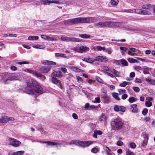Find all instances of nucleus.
Here are the masks:
<instances>
[{
	"label": "nucleus",
	"instance_id": "47",
	"mask_svg": "<svg viewBox=\"0 0 155 155\" xmlns=\"http://www.w3.org/2000/svg\"><path fill=\"white\" fill-rule=\"evenodd\" d=\"M91 151L93 153H97L98 151V150L97 148L96 147H94L91 149Z\"/></svg>",
	"mask_w": 155,
	"mask_h": 155
},
{
	"label": "nucleus",
	"instance_id": "36",
	"mask_svg": "<svg viewBox=\"0 0 155 155\" xmlns=\"http://www.w3.org/2000/svg\"><path fill=\"white\" fill-rule=\"evenodd\" d=\"M111 3L113 5H116L118 3V0H111L110 1Z\"/></svg>",
	"mask_w": 155,
	"mask_h": 155
},
{
	"label": "nucleus",
	"instance_id": "5",
	"mask_svg": "<svg viewBox=\"0 0 155 155\" xmlns=\"http://www.w3.org/2000/svg\"><path fill=\"white\" fill-rule=\"evenodd\" d=\"M20 79V76L18 75L17 74H10L9 75L8 78L6 79L5 82L4 84H8L9 83L7 82L8 80L12 81L14 80H19Z\"/></svg>",
	"mask_w": 155,
	"mask_h": 155
},
{
	"label": "nucleus",
	"instance_id": "16",
	"mask_svg": "<svg viewBox=\"0 0 155 155\" xmlns=\"http://www.w3.org/2000/svg\"><path fill=\"white\" fill-rule=\"evenodd\" d=\"M82 60L88 63H93V64H95L94 63V58H85L83 59Z\"/></svg>",
	"mask_w": 155,
	"mask_h": 155
},
{
	"label": "nucleus",
	"instance_id": "17",
	"mask_svg": "<svg viewBox=\"0 0 155 155\" xmlns=\"http://www.w3.org/2000/svg\"><path fill=\"white\" fill-rule=\"evenodd\" d=\"M131 107H132L133 109L132 110V112L133 113H137L138 109L137 108V105L136 104H132L130 105Z\"/></svg>",
	"mask_w": 155,
	"mask_h": 155
},
{
	"label": "nucleus",
	"instance_id": "25",
	"mask_svg": "<svg viewBox=\"0 0 155 155\" xmlns=\"http://www.w3.org/2000/svg\"><path fill=\"white\" fill-rule=\"evenodd\" d=\"M25 152L23 150L19 151L14 152L12 155H22Z\"/></svg>",
	"mask_w": 155,
	"mask_h": 155
},
{
	"label": "nucleus",
	"instance_id": "2",
	"mask_svg": "<svg viewBox=\"0 0 155 155\" xmlns=\"http://www.w3.org/2000/svg\"><path fill=\"white\" fill-rule=\"evenodd\" d=\"M92 18V17L77 18L65 20L64 23L65 25H71L75 24L89 23L90 20Z\"/></svg>",
	"mask_w": 155,
	"mask_h": 155
},
{
	"label": "nucleus",
	"instance_id": "31",
	"mask_svg": "<svg viewBox=\"0 0 155 155\" xmlns=\"http://www.w3.org/2000/svg\"><path fill=\"white\" fill-rule=\"evenodd\" d=\"M38 39V37L37 36H29L28 38L29 40H36Z\"/></svg>",
	"mask_w": 155,
	"mask_h": 155
},
{
	"label": "nucleus",
	"instance_id": "26",
	"mask_svg": "<svg viewBox=\"0 0 155 155\" xmlns=\"http://www.w3.org/2000/svg\"><path fill=\"white\" fill-rule=\"evenodd\" d=\"M7 122V117H3L0 119V122L5 123Z\"/></svg>",
	"mask_w": 155,
	"mask_h": 155
},
{
	"label": "nucleus",
	"instance_id": "46",
	"mask_svg": "<svg viewBox=\"0 0 155 155\" xmlns=\"http://www.w3.org/2000/svg\"><path fill=\"white\" fill-rule=\"evenodd\" d=\"M147 139H145L143 140V142L142 143V145L144 147L147 144Z\"/></svg>",
	"mask_w": 155,
	"mask_h": 155
},
{
	"label": "nucleus",
	"instance_id": "32",
	"mask_svg": "<svg viewBox=\"0 0 155 155\" xmlns=\"http://www.w3.org/2000/svg\"><path fill=\"white\" fill-rule=\"evenodd\" d=\"M151 14V13L149 11L142 10L141 15H149Z\"/></svg>",
	"mask_w": 155,
	"mask_h": 155
},
{
	"label": "nucleus",
	"instance_id": "4",
	"mask_svg": "<svg viewBox=\"0 0 155 155\" xmlns=\"http://www.w3.org/2000/svg\"><path fill=\"white\" fill-rule=\"evenodd\" d=\"M114 23L111 21H100L95 23L94 26L97 28H104L109 26H112L114 25Z\"/></svg>",
	"mask_w": 155,
	"mask_h": 155
},
{
	"label": "nucleus",
	"instance_id": "20",
	"mask_svg": "<svg viewBox=\"0 0 155 155\" xmlns=\"http://www.w3.org/2000/svg\"><path fill=\"white\" fill-rule=\"evenodd\" d=\"M43 64H49L52 65H55L56 64V63L53 61H50L48 60H45L43 62Z\"/></svg>",
	"mask_w": 155,
	"mask_h": 155
},
{
	"label": "nucleus",
	"instance_id": "55",
	"mask_svg": "<svg viewBox=\"0 0 155 155\" xmlns=\"http://www.w3.org/2000/svg\"><path fill=\"white\" fill-rule=\"evenodd\" d=\"M141 67L136 66L134 67V69L136 71H139L141 70Z\"/></svg>",
	"mask_w": 155,
	"mask_h": 155
},
{
	"label": "nucleus",
	"instance_id": "19",
	"mask_svg": "<svg viewBox=\"0 0 155 155\" xmlns=\"http://www.w3.org/2000/svg\"><path fill=\"white\" fill-rule=\"evenodd\" d=\"M43 143H46L48 145H50V146H53V145H58V144H62L61 143H57L54 142H51V141H43Z\"/></svg>",
	"mask_w": 155,
	"mask_h": 155
},
{
	"label": "nucleus",
	"instance_id": "15",
	"mask_svg": "<svg viewBox=\"0 0 155 155\" xmlns=\"http://www.w3.org/2000/svg\"><path fill=\"white\" fill-rule=\"evenodd\" d=\"M50 68L48 67H41L40 68L39 70L42 73H47L50 70Z\"/></svg>",
	"mask_w": 155,
	"mask_h": 155
},
{
	"label": "nucleus",
	"instance_id": "42",
	"mask_svg": "<svg viewBox=\"0 0 155 155\" xmlns=\"http://www.w3.org/2000/svg\"><path fill=\"white\" fill-rule=\"evenodd\" d=\"M148 109L147 108L144 109L142 111V114L145 116L148 113Z\"/></svg>",
	"mask_w": 155,
	"mask_h": 155
},
{
	"label": "nucleus",
	"instance_id": "60",
	"mask_svg": "<svg viewBox=\"0 0 155 155\" xmlns=\"http://www.w3.org/2000/svg\"><path fill=\"white\" fill-rule=\"evenodd\" d=\"M45 40H47L49 41H52L53 40V39L51 37L46 35V36H45Z\"/></svg>",
	"mask_w": 155,
	"mask_h": 155
},
{
	"label": "nucleus",
	"instance_id": "7",
	"mask_svg": "<svg viewBox=\"0 0 155 155\" xmlns=\"http://www.w3.org/2000/svg\"><path fill=\"white\" fill-rule=\"evenodd\" d=\"M61 39L63 41H71L73 42H79L80 41V40L78 38H69L67 37H61Z\"/></svg>",
	"mask_w": 155,
	"mask_h": 155
},
{
	"label": "nucleus",
	"instance_id": "56",
	"mask_svg": "<svg viewBox=\"0 0 155 155\" xmlns=\"http://www.w3.org/2000/svg\"><path fill=\"white\" fill-rule=\"evenodd\" d=\"M90 107L89 110H90L92 109H97L98 108V107L94 105H90Z\"/></svg>",
	"mask_w": 155,
	"mask_h": 155
},
{
	"label": "nucleus",
	"instance_id": "24",
	"mask_svg": "<svg viewBox=\"0 0 155 155\" xmlns=\"http://www.w3.org/2000/svg\"><path fill=\"white\" fill-rule=\"evenodd\" d=\"M55 55L56 57H61L65 58H67L66 55L64 54L55 53Z\"/></svg>",
	"mask_w": 155,
	"mask_h": 155
},
{
	"label": "nucleus",
	"instance_id": "22",
	"mask_svg": "<svg viewBox=\"0 0 155 155\" xmlns=\"http://www.w3.org/2000/svg\"><path fill=\"white\" fill-rule=\"evenodd\" d=\"M79 36L83 38H89L90 37V35L86 34L79 35Z\"/></svg>",
	"mask_w": 155,
	"mask_h": 155
},
{
	"label": "nucleus",
	"instance_id": "14",
	"mask_svg": "<svg viewBox=\"0 0 155 155\" xmlns=\"http://www.w3.org/2000/svg\"><path fill=\"white\" fill-rule=\"evenodd\" d=\"M101 99L103 102L104 103H107L109 102V98L106 94L102 95Z\"/></svg>",
	"mask_w": 155,
	"mask_h": 155
},
{
	"label": "nucleus",
	"instance_id": "12",
	"mask_svg": "<svg viewBox=\"0 0 155 155\" xmlns=\"http://www.w3.org/2000/svg\"><path fill=\"white\" fill-rule=\"evenodd\" d=\"M62 75L61 71H57L53 72L51 75V77H53L55 78L62 77Z\"/></svg>",
	"mask_w": 155,
	"mask_h": 155
},
{
	"label": "nucleus",
	"instance_id": "52",
	"mask_svg": "<svg viewBox=\"0 0 155 155\" xmlns=\"http://www.w3.org/2000/svg\"><path fill=\"white\" fill-rule=\"evenodd\" d=\"M106 51H107L109 54H111L112 52L111 49L110 48H109L106 50Z\"/></svg>",
	"mask_w": 155,
	"mask_h": 155
},
{
	"label": "nucleus",
	"instance_id": "35",
	"mask_svg": "<svg viewBox=\"0 0 155 155\" xmlns=\"http://www.w3.org/2000/svg\"><path fill=\"white\" fill-rule=\"evenodd\" d=\"M106 117L104 114H102L100 117L99 120L100 121H104L106 120Z\"/></svg>",
	"mask_w": 155,
	"mask_h": 155
},
{
	"label": "nucleus",
	"instance_id": "38",
	"mask_svg": "<svg viewBox=\"0 0 155 155\" xmlns=\"http://www.w3.org/2000/svg\"><path fill=\"white\" fill-rule=\"evenodd\" d=\"M137 100V99L133 97H130L128 100L129 102L130 103H133L134 102L136 101Z\"/></svg>",
	"mask_w": 155,
	"mask_h": 155
},
{
	"label": "nucleus",
	"instance_id": "43",
	"mask_svg": "<svg viewBox=\"0 0 155 155\" xmlns=\"http://www.w3.org/2000/svg\"><path fill=\"white\" fill-rule=\"evenodd\" d=\"M126 108L123 106H120V111L124 112L125 111Z\"/></svg>",
	"mask_w": 155,
	"mask_h": 155
},
{
	"label": "nucleus",
	"instance_id": "34",
	"mask_svg": "<svg viewBox=\"0 0 155 155\" xmlns=\"http://www.w3.org/2000/svg\"><path fill=\"white\" fill-rule=\"evenodd\" d=\"M121 63L123 66H127L128 63L127 61L125 59H122L121 60Z\"/></svg>",
	"mask_w": 155,
	"mask_h": 155
},
{
	"label": "nucleus",
	"instance_id": "45",
	"mask_svg": "<svg viewBox=\"0 0 155 155\" xmlns=\"http://www.w3.org/2000/svg\"><path fill=\"white\" fill-rule=\"evenodd\" d=\"M97 81L101 83H103L104 81L99 77H97L96 78Z\"/></svg>",
	"mask_w": 155,
	"mask_h": 155
},
{
	"label": "nucleus",
	"instance_id": "6",
	"mask_svg": "<svg viewBox=\"0 0 155 155\" xmlns=\"http://www.w3.org/2000/svg\"><path fill=\"white\" fill-rule=\"evenodd\" d=\"M9 140L11 141L10 145L13 147H18L21 143L20 141L15 139L10 138L9 139Z\"/></svg>",
	"mask_w": 155,
	"mask_h": 155
},
{
	"label": "nucleus",
	"instance_id": "11",
	"mask_svg": "<svg viewBox=\"0 0 155 155\" xmlns=\"http://www.w3.org/2000/svg\"><path fill=\"white\" fill-rule=\"evenodd\" d=\"M108 60L106 58H104L103 56H97L94 59V61H96L103 62H107Z\"/></svg>",
	"mask_w": 155,
	"mask_h": 155
},
{
	"label": "nucleus",
	"instance_id": "3",
	"mask_svg": "<svg viewBox=\"0 0 155 155\" xmlns=\"http://www.w3.org/2000/svg\"><path fill=\"white\" fill-rule=\"evenodd\" d=\"M110 124L111 129L116 131L121 129L124 124L121 119L118 117L112 119Z\"/></svg>",
	"mask_w": 155,
	"mask_h": 155
},
{
	"label": "nucleus",
	"instance_id": "53",
	"mask_svg": "<svg viewBox=\"0 0 155 155\" xmlns=\"http://www.w3.org/2000/svg\"><path fill=\"white\" fill-rule=\"evenodd\" d=\"M94 131L96 132V134H98L99 135H101L103 133L100 130H95Z\"/></svg>",
	"mask_w": 155,
	"mask_h": 155
},
{
	"label": "nucleus",
	"instance_id": "54",
	"mask_svg": "<svg viewBox=\"0 0 155 155\" xmlns=\"http://www.w3.org/2000/svg\"><path fill=\"white\" fill-rule=\"evenodd\" d=\"M120 49L121 50L123 51H126L127 49V48L123 47H120Z\"/></svg>",
	"mask_w": 155,
	"mask_h": 155
},
{
	"label": "nucleus",
	"instance_id": "13",
	"mask_svg": "<svg viewBox=\"0 0 155 155\" xmlns=\"http://www.w3.org/2000/svg\"><path fill=\"white\" fill-rule=\"evenodd\" d=\"M51 81L54 84H56L59 87H61L60 81L58 80L56 78L53 77H51Z\"/></svg>",
	"mask_w": 155,
	"mask_h": 155
},
{
	"label": "nucleus",
	"instance_id": "51",
	"mask_svg": "<svg viewBox=\"0 0 155 155\" xmlns=\"http://www.w3.org/2000/svg\"><path fill=\"white\" fill-rule=\"evenodd\" d=\"M133 89L136 92H138L140 91V88L137 87H133Z\"/></svg>",
	"mask_w": 155,
	"mask_h": 155
},
{
	"label": "nucleus",
	"instance_id": "48",
	"mask_svg": "<svg viewBox=\"0 0 155 155\" xmlns=\"http://www.w3.org/2000/svg\"><path fill=\"white\" fill-rule=\"evenodd\" d=\"M130 147L132 148H134L136 147V145L134 142H131L130 143Z\"/></svg>",
	"mask_w": 155,
	"mask_h": 155
},
{
	"label": "nucleus",
	"instance_id": "41",
	"mask_svg": "<svg viewBox=\"0 0 155 155\" xmlns=\"http://www.w3.org/2000/svg\"><path fill=\"white\" fill-rule=\"evenodd\" d=\"M129 83L127 82L124 81L123 83L120 84V86L122 87H125Z\"/></svg>",
	"mask_w": 155,
	"mask_h": 155
},
{
	"label": "nucleus",
	"instance_id": "10",
	"mask_svg": "<svg viewBox=\"0 0 155 155\" xmlns=\"http://www.w3.org/2000/svg\"><path fill=\"white\" fill-rule=\"evenodd\" d=\"M27 71L28 72L34 75L37 77L41 78L43 76V75L42 74L35 71L30 70L29 69L27 70Z\"/></svg>",
	"mask_w": 155,
	"mask_h": 155
},
{
	"label": "nucleus",
	"instance_id": "29",
	"mask_svg": "<svg viewBox=\"0 0 155 155\" xmlns=\"http://www.w3.org/2000/svg\"><path fill=\"white\" fill-rule=\"evenodd\" d=\"M79 140H73L71 141L69 143V144L71 145L72 144H75L76 145L78 146V142Z\"/></svg>",
	"mask_w": 155,
	"mask_h": 155
},
{
	"label": "nucleus",
	"instance_id": "62",
	"mask_svg": "<svg viewBox=\"0 0 155 155\" xmlns=\"http://www.w3.org/2000/svg\"><path fill=\"white\" fill-rule=\"evenodd\" d=\"M72 117L74 119H77L78 117L77 114L75 113L72 114Z\"/></svg>",
	"mask_w": 155,
	"mask_h": 155
},
{
	"label": "nucleus",
	"instance_id": "30",
	"mask_svg": "<svg viewBox=\"0 0 155 155\" xmlns=\"http://www.w3.org/2000/svg\"><path fill=\"white\" fill-rule=\"evenodd\" d=\"M111 72L113 73L116 76H118L120 73L114 69H113L111 71Z\"/></svg>",
	"mask_w": 155,
	"mask_h": 155
},
{
	"label": "nucleus",
	"instance_id": "28",
	"mask_svg": "<svg viewBox=\"0 0 155 155\" xmlns=\"http://www.w3.org/2000/svg\"><path fill=\"white\" fill-rule=\"evenodd\" d=\"M118 94L117 93L115 92H113L112 94V96L116 100H120V98L118 97Z\"/></svg>",
	"mask_w": 155,
	"mask_h": 155
},
{
	"label": "nucleus",
	"instance_id": "61",
	"mask_svg": "<svg viewBox=\"0 0 155 155\" xmlns=\"http://www.w3.org/2000/svg\"><path fill=\"white\" fill-rule=\"evenodd\" d=\"M95 101L94 102V103H99L100 101V98L99 97H96L95 98Z\"/></svg>",
	"mask_w": 155,
	"mask_h": 155
},
{
	"label": "nucleus",
	"instance_id": "9",
	"mask_svg": "<svg viewBox=\"0 0 155 155\" xmlns=\"http://www.w3.org/2000/svg\"><path fill=\"white\" fill-rule=\"evenodd\" d=\"M52 1L48 0H40V2L41 3V4H43L46 5L47 3H54L56 4H59V2L57 0H52Z\"/></svg>",
	"mask_w": 155,
	"mask_h": 155
},
{
	"label": "nucleus",
	"instance_id": "58",
	"mask_svg": "<svg viewBox=\"0 0 155 155\" xmlns=\"http://www.w3.org/2000/svg\"><path fill=\"white\" fill-rule=\"evenodd\" d=\"M10 69L12 71H15L17 70V68L15 66H12L11 67Z\"/></svg>",
	"mask_w": 155,
	"mask_h": 155
},
{
	"label": "nucleus",
	"instance_id": "8",
	"mask_svg": "<svg viewBox=\"0 0 155 155\" xmlns=\"http://www.w3.org/2000/svg\"><path fill=\"white\" fill-rule=\"evenodd\" d=\"M93 142L88 141H79L78 142V146L82 147H85L88 146L89 145L92 144Z\"/></svg>",
	"mask_w": 155,
	"mask_h": 155
},
{
	"label": "nucleus",
	"instance_id": "39",
	"mask_svg": "<svg viewBox=\"0 0 155 155\" xmlns=\"http://www.w3.org/2000/svg\"><path fill=\"white\" fill-rule=\"evenodd\" d=\"M145 104L147 107H149L152 105V103L150 101H146L145 102Z\"/></svg>",
	"mask_w": 155,
	"mask_h": 155
},
{
	"label": "nucleus",
	"instance_id": "23",
	"mask_svg": "<svg viewBox=\"0 0 155 155\" xmlns=\"http://www.w3.org/2000/svg\"><path fill=\"white\" fill-rule=\"evenodd\" d=\"M128 61L131 63H139V62L137 60L132 58H129L127 59Z\"/></svg>",
	"mask_w": 155,
	"mask_h": 155
},
{
	"label": "nucleus",
	"instance_id": "37",
	"mask_svg": "<svg viewBox=\"0 0 155 155\" xmlns=\"http://www.w3.org/2000/svg\"><path fill=\"white\" fill-rule=\"evenodd\" d=\"M126 154L127 155H135V154L134 152L130 151L129 149L126 150Z\"/></svg>",
	"mask_w": 155,
	"mask_h": 155
},
{
	"label": "nucleus",
	"instance_id": "27",
	"mask_svg": "<svg viewBox=\"0 0 155 155\" xmlns=\"http://www.w3.org/2000/svg\"><path fill=\"white\" fill-rule=\"evenodd\" d=\"M142 11V9L138 8L132 9V12L140 14H141Z\"/></svg>",
	"mask_w": 155,
	"mask_h": 155
},
{
	"label": "nucleus",
	"instance_id": "49",
	"mask_svg": "<svg viewBox=\"0 0 155 155\" xmlns=\"http://www.w3.org/2000/svg\"><path fill=\"white\" fill-rule=\"evenodd\" d=\"M117 145L118 146H121L123 144V142L120 140H118L117 143Z\"/></svg>",
	"mask_w": 155,
	"mask_h": 155
},
{
	"label": "nucleus",
	"instance_id": "21",
	"mask_svg": "<svg viewBox=\"0 0 155 155\" xmlns=\"http://www.w3.org/2000/svg\"><path fill=\"white\" fill-rule=\"evenodd\" d=\"M79 49L80 51L82 52L83 51H88L89 50V48L86 46H82L79 47Z\"/></svg>",
	"mask_w": 155,
	"mask_h": 155
},
{
	"label": "nucleus",
	"instance_id": "59",
	"mask_svg": "<svg viewBox=\"0 0 155 155\" xmlns=\"http://www.w3.org/2000/svg\"><path fill=\"white\" fill-rule=\"evenodd\" d=\"M22 46L24 48H26L28 49L30 48L31 47L28 45L25 44H23L22 45Z\"/></svg>",
	"mask_w": 155,
	"mask_h": 155
},
{
	"label": "nucleus",
	"instance_id": "18",
	"mask_svg": "<svg viewBox=\"0 0 155 155\" xmlns=\"http://www.w3.org/2000/svg\"><path fill=\"white\" fill-rule=\"evenodd\" d=\"M152 6L151 5L149 4L143 5L142 6V8L148 10H150Z\"/></svg>",
	"mask_w": 155,
	"mask_h": 155
},
{
	"label": "nucleus",
	"instance_id": "33",
	"mask_svg": "<svg viewBox=\"0 0 155 155\" xmlns=\"http://www.w3.org/2000/svg\"><path fill=\"white\" fill-rule=\"evenodd\" d=\"M73 70L76 72H84V71L79 69L76 67H73L72 68Z\"/></svg>",
	"mask_w": 155,
	"mask_h": 155
},
{
	"label": "nucleus",
	"instance_id": "57",
	"mask_svg": "<svg viewBox=\"0 0 155 155\" xmlns=\"http://www.w3.org/2000/svg\"><path fill=\"white\" fill-rule=\"evenodd\" d=\"M127 97V95L126 94H124L122 96V98L123 100L126 99Z\"/></svg>",
	"mask_w": 155,
	"mask_h": 155
},
{
	"label": "nucleus",
	"instance_id": "50",
	"mask_svg": "<svg viewBox=\"0 0 155 155\" xmlns=\"http://www.w3.org/2000/svg\"><path fill=\"white\" fill-rule=\"evenodd\" d=\"M33 47L37 49H43L44 48H40V45H33L32 46Z\"/></svg>",
	"mask_w": 155,
	"mask_h": 155
},
{
	"label": "nucleus",
	"instance_id": "63",
	"mask_svg": "<svg viewBox=\"0 0 155 155\" xmlns=\"http://www.w3.org/2000/svg\"><path fill=\"white\" fill-rule=\"evenodd\" d=\"M119 92L120 93V94H123L124 93L126 92V90H122V89H120L119 90Z\"/></svg>",
	"mask_w": 155,
	"mask_h": 155
},
{
	"label": "nucleus",
	"instance_id": "1",
	"mask_svg": "<svg viewBox=\"0 0 155 155\" xmlns=\"http://www.w3.org/2000/svg\"><path fill=\"white\" fill-rule=\"evenodd\" d=\"M28 88L26 89V92L29 94L39 95L42 93L41 86L35 80L27 83Z\"/></svg>",
	"mask_w": 155,
	"mask_h": 155
},
{
	"label": "nucleus",
	"instance_id": "64",
	"mask_svg": "<svg viewBox=\"0 0 155 155\" xmlns=\"http://www.w3.org/2000/svg\"><path fill=\"white\" fill-rule=\"evenodd\" d=\"M149 84L152 85H155V80L153 79H151Z\"/></svg>",
	"mask_w": 155,
	"mask_h": 155
},
{
	"label": "nucleus",
	"instance_id": "40",
	"mask_svg": "<svg viewBox=\"0 0 155 155\" xmlns=\"http://www.w3.org/2000/svg\"><path fill=\"white\" fill-rule=\"evenodd\" d=\"M114 110L116 112H118L120 111V106L117 105H115L114 106Z\"/></svg>",
	"mask_w": 155,
	"mask_h": 155
},
{
	"label": "nucleus",
	"instance_id": "44",
	"mask_svg": "<svg viewBox=\"0 0 155 155\" xmlns=\"http://www.w3.org/2000/svg\"><path fill=\"white\" fill-rule=\"evenodd\" d=\"M90 104L89 103H86L85 105L84 108L86 110H89L90 109Z\"/></svg>",
	"mask_w": 155,
	"mask_h": 155
}]
</instances>
